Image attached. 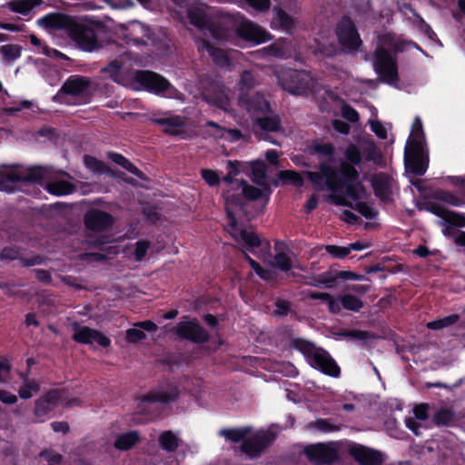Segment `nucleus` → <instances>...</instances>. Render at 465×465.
Wrapping results in <instances>:
<instances>
[{
    "label": "nucleus",
    "mask_w": 465,
    "mask_h": 465,
    "mask_svg": "<svg viewBox=\"0 0 465 465\" xmlns=\"http://www.w3.org/2000/svg\"><path fill=\"white\" fill-rule=\"evenodd\" d=\"M341 173L346 183L355 182L359 177L357 170L351 164L345 162L341 164Z\"/></svg>",
    "instance_id": "nucleus-56"
},
{
    "label": "nucleus",
    "mask_w": 465,
    "mask_h": 465,
    "mask_svg": "<svg viewBox=\"0 0 465 465\" xmlns=\"http://www.w3.org/2000/svg\"><path fill=\"white\" fill-rule=\"evenodd\" d=\"M181 339L193 343H205L210 339L208 331L194 321L180 322L172 329Z\"/></svg>",
    "instance_id": "nucleus-14"
},
{
    "label": "nucleus",
    "mask_w": 465,
    "mask_h": 465,
    "mask_svg": "<svg viewBox=\"0 0 465 465\" xmlns=\"http://www.w3.org/2000/svg\"><path fill=\"white\" fill-rule=\"evenodd\" d=\"M203 99L211 106L223 113L232 114V102L225 85L217 81H210L203 87Z\"/></svg>",
    "instance_id": "nucleus-8"
},
{
    "label": "nucleus",
    "mask_w": 465,
    "mask_h": 465,
    "mask_svg": "<svg viewBox=\"0 0 465 465\" xmlns=\"http://www.w3.org/2000/svg\"><path fill=\"white\" fill-rule=\"evenodd\" d=\"M435 198L440 201H444L451 205L459 206L462 203V201L451 193L445 191H438L435 193Z\"/></svg>",
    "instance_id": "nucleus-60"
},
{
    "label": "nucleus",
    "mask_w": 465,
    "mask_h": 465,
    "mask_svg": "<svg viewBox=\"0 0 465 465\" xmlns=\"http://www.w3.org/2000/svg\"><path fill=\"white\" fill-rule=\"evenodd\" d=\"M140 441V435L138 431L132 430L126 433L120 434L114 443V446L115 449L120 450H128L132 449L135 444Z\"/></svg>",
    "instance_id": "nucleus-33"
},
{
    "label": "nucleus",
    "mask_w": 465,
    "mask_h": 465,
    "mask_svg": "<svg viewBox=\"0 0 465 465\" xmlns=\"http://www.w3.org/2000/svg\"><path fill=\"white\" fill-rule=\"evenodd\" d=\"M344 188L346 191V194L353 200L363 198L364 195L366 194L365 188L360 183L354 184L347 183L345 184Z\"/></svg>",
    "instance_id": "nucleus-54"
},
{
    "label": "nucleus",
    "mask_w": 465,
    "mask_h": 465,
    "mask_svg": "<svg viewBox=\"0 0 465 465\" xmlns=\"http://www.w3.org/2000/svg\"><path fill=\"white\" fill-rule=\"evenodd\" d=\"M38 24L50 30H64L78 49L92 53L104 47L102 35L105 26L100 21H77L73 16L50 13L38 20Z\"/></svg>",
    "instance_id": "nucleus-1"
},
{
    "label": "nucleus",
    "mask_w": 465,
    "mask_h": 465,
    "mask_svg": "<svg viewBox=\"0 0 465 465\" xmlns=\"http://www.w3.org/2000/svg\"><path fill=\"white\" fill-rule=\"evenodd\" d=\"M84 223L88 230L103 232L113 226L114 218L104 211L92 209L84 214Z\"/></svg>",
    "instance_id": "nucleus-17"
},
{
    "label": "nucleus",
    "mask_w": 465,
    "mask_h": 465,
    "mask_svg": "<svg viewBox=\"0 0 465 465\" xmlns=\"http://www.w3.org/2000/svg\"><path fill=\"white\" fill-rule=\"evenodd\" d=\"M373 66L375 72L384 83L398 87L399 73L397 59L388 50L382 47L375 50Z\"/></svg>",
    "instance_id": "nucleus-6"
},
{
    "label": "nucleus",
    "mask_w": 465,
    "mask_h": 465,
    "mask_svg": "<svg viewBox=\"0 0 465 465\" xmlns=\"http://www.w3.org/2000/svg\"><path fill=\"white\" fill-rule=\"evenodd\" d=\"M231 234L236 240H242L245 244L250 247H259L261 245L260 238L254 232H250L246 230H238L236 227V229H232Z\"/></svg>",
    "instance_id": "nucleus-41"
},
{
    "label": "nucleus",
    "mask_w": 465,
    "mask_h": 465,
    "mask_svg": "<svg viewBox=\"0 0 465 465\" xmlns=\"http://www.w3.org/2000/svg\"><path fill=\"white\" fill-rule=\"evenodd\" d=\"M379 338L374 332L358 330L353 341L360 342L362 346L371 347Z\"/></svg>",
    "instance_id": "nucleus-52"
},
{
    "label": "nucleus",
    "mask_w": 465,
    "mask_h": 465,
    "mask_svg": "<svg viewBox=\"0 0 465 465\" xmlns=\"http://www.w3.org/2000/svg\"><path fill=\"white\" fill-rule=\"evenodd\" d=\"M262 51L268 56L275 58H287L291 55V49L285 39H279L274 43L262 48Z\"/></svg>",
    "instance_id": "nucleus-29"
},
{
    "label": "nucleus",
    "mask_w": 465,
    "mask_h": 465,
    "mask_svg": "<svg viewBox=\"0 0 465 465\" xmlns=\"http://www.w3.org/2000/svg\"><path fill=\"white\" fill-rule=\"evenodd\" d=\"M308 427L323 432L337 431L340 430V425L331 423L330 420L324 419H318L311 422Z\"/></svg>",
    "instance_id": "nucleus-51"
},
{
    "label": "nucleus",
    "mask_w": 465,
    "mask_h": 465,
    "mask_svg": "<svg viewBox=\"0 0 465 465\" xmlns=\"http://www.w3.org/2000/svg\"><path fill=\"white\" fill-rule=\"evenodd\" d=\"M63 391L52 390L45 396L35 401L34 413L37 417H44L52 411L62 398Z\"/></svg>",
    "instance_id": "nucleus-20"
},
{
    "label": "nucleus",
    "mask_w": 465,
    "mask_h": 465,
    "mask_svg": "<svg viewBox=\"0 0 465 465\" xmlns=\"http://www.w3.org/2000/svg\"><path fill=\"white\" fill-rule=\"evenodd\" d=\"M225 200V212L227 218L229 219V225L232 229H236L237 219L236 213L241 212L244 215H247L245 210L247 203L242 199V194L232 193L228 190L223 193Z\"/></svg>",
    "instance_id": "nucleus-18"
},
{
    "label": "nucleus",
    "mask_w": 465,
    "mask_h": 465,
    "mask_svg": "<svg viewBox=\"0 0 465 465\" xmlns=\"http://www.w3.org/2000/svg\"><path fill=\"white\" fill-rule=\"evenodd\" d=\"M310 152L312 154H319L320 157H324L326 160L331 161L333 158L334 148L331 143H315L310 147Z\"/></svg>",
    "instance_id": "nucleus-50"
},
{
    "label": "nucleus",
    "mask_w": 465,
    "mask_h": 465,
    "mask_svg": "<svg viewBox=\"0 0 465 465\" xmlns=\"http://www.w3.org/2000/svg\"><path fill=\"white\" fill-rule=\"evenodd\" d=\"M132 86L154 94H163L170 87V82L163 75L151 70H134L131 72Z\"/></svg>",
    "instance_id": "nucleus-5"
},
{
    "label": "nucleus",
    "mask_w": 465,
    "mask_h": 465,
    "mask_svg": "<svg viewBox=\"0 0 465 465\" xmlns=\"http://www.w3.org/2000/svg\"><path fill=\"white\" fill-rule=\"evenodd\" d=\"M279 118H255L252 131L259 138H262L263 132H275L280 129Z\"/></svg>",
    "instance_id": "nucleus-28"
},
{
    "label": "nucleus",
    "mask_w": 465,
    "mask_h": 465,
    "mask_svg": "<svg viewBox=\"0 0 465 465\" xmlns=\"http://www.w3.org/2000/svg\"><path fill=\"white\" fill-rule=\"evenodd\" d=\"M23 178L22 167L2 165L0 167V190L13 192L15 190L14 183L23 182Z\"/></svg>",
    "instance_id": "nucleus-21"
},
{
    "label": "nucleus",
    "mask_w": 465,
    "mask_h": 465,
    "mask_svg": "<svg viewBox=\"0 0 465 465\" xmlns=\"http://www.w3.org/2000/svg\"><path fill=\"white\" fill-rule=\"evenodd\" d=\"M257 84L256 78L254 74L249 71L245 70L241 74L240 80L237 84L238 89L240 91L239 94H251L252 90Z\"/></svg>",
    "instance_id": "nucleus-39"
},
{
    "label": "nucleus",
    "mask_w": 465,
    "mask_h": 465,
    "mask_svg": "<svg viewBox=\"0 0 465 465\" xmlns=\"http://www.w3.org/2000/svg\"><path fill=\"white\" fill-rule=\"evenodd\" d=\"M83 160L85 167L94 173L114 175L111 173L110 167L104 162L88 154L84 155Z\"/></svg>",
    "instance_id": "nucleus-34"
},
{
    "label": "nucleus",
    "mask_w": 465,
    "mask_h": 465,
    "mask_svg": "<svg viewBox=\"0 0 465 465\" xmlns=\"http://www.w3.org/2000/svg\"><path fill=\"white\" fill-rule=\"evenodd\" d=\"M129 42L134 45H145V38L151 39V29L142 23H134L128 34Z\"/></svg>",
    "instance_id": "nucleus-27"
},
{
    "label": "nucleus",
    "mask_w": 465,
    "mask_h": 465,
    "mask_svg": "<svg viewBox=\"0 0 465 465\" xmlns=\"http://www.w3.org/2000/svg\"><path fill=\"white\" fill-rule=\"evenodd\" d=\"M336 35L339 44L348 52H356L362 45L358 29L353 20L343 15L336 26Z\"/></svg>",
    "instance_id": "nucleus-9"
},
{
    "label": "nucleus",
    "mask_w": 465,
    "mask_h": 465,
    "mask_svg": "<svg viewBox=\"0 0 465 465\" xmlns=\"http://www.w3.org/2000/svg\"><path fill=\"white\" fill-rule=\"evenodd\" d=\"M153 124L169 135H184L188 134L187 124L182 118H152Z\"/></svg>",
    "instance_id": "nucleus-22"
},
{
    "label": "nucleus",
    "mask_w": 465,
    "mask_h": 465,
    "mask_svg": "<svg viewBox=\"0 0 465 465\" xmlns=\"http://www.w3.org/2000/svg\"><path fill=\"white\" fill-rule=\"evenodd\" d=\"M72 338L74 341L83 344H92L95 341L104 348L108 347L111 342L110 339L101 331L80 325H74V333Z\"/></svg>",
    "instance_id": "nucleus-19"
},
{
    "label": "nucleus",
    "mask_w": 465,
    "mask_h": 465,
    "mask_svg": "<svg viewBox=\"0 0 465 465\" xmlns=\"http://www.w3.org/2000/svg\"><path fill=\"white\" fill-rule=\"evenodd\" d=\"M339 301L343 309L359 312L363 307V302L352 294L340 296Z\"/></svg>",
    "instance_id": "nucleus-44"
},
{
    "label": "nucleus",
    "mask_w": 465,
    "mask_h": 465,
    "mask_svg": "<svg viewBox=\"0 0 465 465\" xmlns=\"http://www.w3.org/2000/svg\"><path fill=\"white\" fill-rule=\"evenodd\" d=\"M160 447L168 451L173 452L179 447V439L171 430H165L159 436Z\"/></svg>",
    "instance_id": "nucleus-40"
},
{
    "label": "nucleus",
    "mask_w": 465,
    "mask_h": 465,
    "mask_svg": "<svg viewBox=\"0 0 465 465\" xmlns=\"http://www.w3.org/2000/svg\"><path fill=\"white\" fill-rule=\"evenodd\" d=\"M25 384L22 386L18 394L22 399H29L33 396V392H37L39 391V384L35 381H27L25 380Z\"/></svg>",
    "instance_id": "nucleus-57"
},
{
    "label": "nucleus",
    "mask_w": 465,
    "mask_h": 465,
    "mask_svg": "<svg viewBox=\"0 0 465 465\" xmlns=\"http://www.w3.org/2000/svg\"><path fill=\"white\" fill-rule=\"evenodd\" d=\"M202 177L210 186H215L220 183V177L218 173L210 169H202Z\"/></svg>",
    "instance_id": "nucleus-64"
},
{
    "label": "nucleus",
    "mask_w": 465,
    "mask_h": 465,
    "mask_svg": "<svg viewBox=\"0 0 465 465\" xmlns=\"http://www.w3.org/2000/svg\"><path fill=\"white\" fill-rule=\"evenodd\" d=\"M142 212L149 223H155L160 219V213L155 205L146 203L143 206Z\"/></svg>",
    "instance_id": "nucleus-59"
},
{
    "label": "nucleus",
    "mask_w": 465,
    "mask_h": 465,
    "mask_svg": "<svg viewBox=\"0 0 465 465\" xmlns=\"http://www.w3.org/2000/svg\"><path fill=\"white\" fill-rule=\"evenodd\" d=\"M123 66L124 64L121 61L114 59L109 62L106 66L103 67L101 72L107 75L114 82L123 84L124 81Z\"/></svg>",
    "instance_id": "nucleus-31"
},
{
    "label": "nucleus",
    "mask_w": 465,
    "mask_h": 465,
    "mask_svg": "<svg viewBox=\"0 0 465 465\" xmlns=\"http://www.w3.org/2000/svg\"><path fill=\"white\" fill-rule=\"evenodd\" d=\"M337 279H339L337 272L332 274L331 272H327L318 275L314 279V282H311L310 284L315 287H321L322 285H324L327 288H331L336 284Z\"/></svg>",
    "instance_id": "nucleus-46"
},
{
    "label": "nucleus",
    "mask_w": 465,
    "mask_h": 465,
    "mask_svg": "<svg viewBox=\"0 0 465 465\" xmlns=\"http://www.w3.org/2000/svg\"><path fill=\"white\" fill-rule=\"evenodd\" d=\"M444 222L450 223L452 226L463 227L465 226V214L448 211Z\"/></svg>",
    "instance_id": "nucleus-62"
},
{
    "label": "nucleus",
    "mask_w": 465,
    "mask_h": 465,
    "mask_svg": "<svg viewBox=\"0 0 465 465\" xmlns=\"http://www.w3.org/2000/svg\"><path fill=\"white\" fill-rule=\"evenodd\" d=\"M237 36L252 45H261L272 39V35L258 24L242 18L235 28Z\"/></svg>",
    "instance_id": "nucleus-10"
},
{
    "label": "nucleus",
    "mask_w": 465,
    "mask_h": 465,
    "mask_svg": "<svg viewBox=\"0 0 465 465\" xmlns=\"http://www.w3.org/2000/svg\"><path fill=\"white\" fill-rule=\"evenodd\" d=\"M272 29L282 30L286 34H292L295 30V19L281 7L273 8V16L271 21Z\"/></svg>",
    "instance_id": "nucleus-24"
},
{
    "label": "nucleus",
    "mask_w": 465,
    "mask_h": 465,
    "mask_svg": "<svg viewBox=\"0 0 465 465\" xmlns=\"http://www.w3.org/2000/svg\"><path fill=\"white\" fill-rule=\"evenodd\" d=\"M251 427H243L238 429H223L220 430V435L223 436L227 440L232 442H239L244 440L251 433Z\"/></svg>",
    "instance_id": "nucleus-37"
},
{
    "label": "nucleus",
    "mask_w": 465,
    "mask_h": 465,
    "mask_svg": "<svg viewBox=\"0 0 465 465\" xmlns=\"http://www.w3.org/2000/svg\"><path fill=\"white\" fill-rule=\"evenodd\" d=\"M266 165L262 162H254L252 163V173L253 175L252 182L260 186L264 185V179L266 177Z\"/></svg>",
    "instance_id": "nucleus-49"
},
{
    "label": "nucleus",
    "mask_w": 465,
    "mask_h": 465,
    "mask_svg": "<svg viewBox=\"0 0 465 465\" xmlns=\"http://www.w3.org/2000/svg\"><path fill=\"white\" fill-rule=\"evenodd\" d=\"M349 454L361 465H382L384 460L381 451L356 443L350 446Z\"/></svg>",
    "instance_id": "nucleus-16"
},
{
    "label": "nucleus",
    "mask_w": 465,
    "mask_h": 465,
    "mask_svg": "<svg viewBox=\"0 0 465 465\" xmlns=\"http://www.w3.org/2000/svg\"><path fill=\"white\" fill-rule=\"evenodd\" d=\"M91 81L88 77L73 74L70 75L61 86L58 94L74 97L87 98L90 96Z\"/></svg>",
    "instance_id": "nucleus-15"
},
{
    "label": "nucleus",
    "mask_w": 465,
    "mask_h": 465,
    "mask_svg": "<svg viewBox=\"0 0 465 465\" xmlns=\"http://www.w3.org/2000/svg\"><path fill=\"white\" fill-rule=\"evenodd\" d=\"M320 109L322 113L332 114V116H360L353 107L331 89L324 91L323 101L320 104Z\"/></svg>",
    "instance_id": "nucleus-13"
},
{
    "label": "nucleus",
    "mask_w": 465,
    "mask_h": 465,
    "mask_svg": "<svg viewBox=\"0 0 465 465\" xmlns=\"http://www.w3.org/2000/svg\"><path fill=\"white\" fill-rule=\"evenodd\" d=\"M211 16L206 12L198 6L189 7L187 10V18L191 25L198 28L201 32L206 25Z\"/></svg>",
    "instance_id": "nucleus-30"
},
{
    "label": "nucleus",
    "mask_w": 465,
    "mask_h": 465,
    "mask_svg": "<svg viewBox=\"0 0 465 465\" xmlns=\"http://www.w3.org/2000/svg\"><path fill=\"white\" fill-rule=\"evenodd\" d=\"M0 53L5 62H14L21 56L22 47L18 45L8 44L0 46Z\"/></svg>",
    "instance_id": "nucleus-43"
},
{
    "label": "nucleus",
    "mask_w": 465,
    "mask_h": 465,
    "mask_svg": "<svg viewBox=\"0 0 465 465\" xmlns=\"http://www.w3.org/2000/svg\"><path fill=\"white\" fill-rule=\"evenodd\" d=\"M46 190L54 195L71 194L76 190V186L67 181L54 182L46 184Z\"/></svg>",
    "instance_id": "nucleus-36"
},
{
    "label": "nucleus",
    "mask_w": 465,
    "mask_h": 465,
    "mask_svg": "<svg viewBox=\"0 0 465 465\" xmlns=\"http://www.w3.org/2000/svg\"><path fill=\"white\" fill-rule=\"evenodd\" d=\"M48 174V169L41 166H34L27 169L22 168L23 183H41Z\"/></svg>",
    "instance_id": "nucleus-32"
},
{
    "label": "nucleus",
    "mask_w": 465,
    "mask_h": 465,
    "mask_svg": "<svg viewBox=\"0 0 465 465\" xmlns=\"http://www.w3.org/2000/svg\"><path fill=\"white\" fill-rule=\"evenodd\" d=\"M179 395V391L176 387H170L168 391H152L147 394L143 395L141 400L142 401L147 402H160L169 403L174 401Z\"/></svg>",
    "instance_id": "nucleus-26"
},
{
    "label": "nucleus",
    "mask_w": 465,
    "mask_h": 465,
    "mask_svg": "<svg viewBox=\"0 0 465 465\" xmlns=\"http://www.w3.org/2000/svg\"><path fill=\"white\" fill-rule=\"evenodd\" d=\"M276 433L272 430H259L245 439L240 446L241 451L250 458H258L275 440Z\"/></svg>",
    "instance_id": "nucleus-11"
},
{
    "label": "nucleus",
    "mask_w": 465,
    "mask_h": 465,
    "mask_svg": "<svg viewBox=\"0 0 465 465\" xmlns=\"http://www.w3.org/2000/svg\"><path fill=\"white\" fill-rule=\"evenodd\" d=\"M273 266L283 272L292 269V263L291 258L284 252H279L274 256Z\"/></svg>",
    "instance_id": "nucleus-55"
},
{
    "label": "nucleus",
    "mask_w": 465,
    "mask_h": 465,
    "mask_svg": "<svg viewBox=\"0 0 465 465\" xmlns=\"http://www.w3.org/2000/svg\"><path fill=\"white\" fill-rule=\"evenodd\" d=\"M320 170L323 173L324 184L333 193H341L345 183L340 178L338 171L326 163H320Z\"/></svg>",
    "instance_id": "nucleus-23"
},
{
    "label": "nucleus",
    "mask_w": 465,
    "mask_h": 465,
    "mask_svg": "<svg viewBox=\"0 0 465 465\" xmlns=\"http://www.w3.org/2000/svg\"><path fill=\"white\" fill-rule=\"evenodd\" d=\"M34 7L32 0H16L10 3L11 10L22 15L29 13Z\"/></svg>",
    "instance_id": "nucleus-53"
},
{
    "label": "nucleus",
    "mask_w": 465,
    "mask_h": 465,
    "mask_svg": "<svg viewBox=\"0 0 465 465\" xmlns=\"http://www.w3.org/2000/svg\"><path fill=\"white\" fill-rule=\"evenodd\" d=\"M202 32L205 35L208 34L210 36L215 39H223L226 35L225 27L221 24L219 20L213 17H210Z\"/></svg>",
    "instance_id": "nucleus-38"
},
{
    "label": "nucleus",
    "mask_w": 465,
    "mask_h": 465,
    "mask_svg": "<svg viewBox=\"0 0 465 465\" xmlns=\"http://www.w3.org/2000/svg\"><path fill=\"white\" fill-rule=\"evenodd\" d=\"M352 209L356 210L362 216L367 219H373L377 216L378 213L373 208L369 206L366 203L359 202L355 204H352Z\"/></svg>",
    "instance_id": "nucleus-58"
},
{
    "label": "nucleus",
    "mask_w": 465,
    "mask_h": 465,
    "mask_svg": "<svg viewBox=\"0 0 465 465\" xmlns=\"http://www.w3.org/2000/svg\"><path fill=\"white\" fill-rule=\"evenodd\" d=\"M290 344L291 347L301 351L308 359L312 368L331 377L340 375V367L324 349L316 347L312 342L302 338H292Z\"/></svg>",
    "instance_id": "nucleus-3"
},
{
    "label": "nucleus",
    "mask_w": 465,
    "mask_h": 465,
    "mask_svg": "<svg viewBox=\"0 0 465 465\" xmlns=\"http://www.w3.org/2000/svg\"><path fill=\"white\" fill-rule=\"evenodd\" d=\"M279 180H273L272 183L274 186H278L280 184V181H282V184L292 183L295 186H302L303 184V178L300 173L295 171L285 170L280 171L278 173Z\"/></svg>",
    "instance_id": "nucleus-35"
},
{
    "label": "nucleus",
    "mask_w": 465,
    "mask_h": 465,
    "mask_svg": "<svg viewBox=\"0 0 465 465\" xmlns=\"http://www.w3.org/2000/svg\"><path fill=\"white\" fill-rule=\"evenodd\" d=\"M454 420V412L448 408L439 409L432 416V421L437 426H449Z\"/></svg>",
    "instance_id": "nucleus-42"
},
{
    "label": "nucleus",
    "mask_w": 465,
    "mask_h": 465,
    "mask_svg": "<svg viewBox=\"0 0 465 465\" xmlns=\"http://www.w3.org/2000/svg\"><path fill=\"white\" fill-rule=\"evenodd\" d=\"M305 173H306L308 179L314 185L315 190H319V191L323 190L324 178H323V173L322 172L321 173L306 172Z\"/></svg>",
    "instance_id": "nucleus-63"
},
{
    "label": "nucleus",
    "mask_w": 465,
    "mask_h": 465,
    "mask_svg": "<svg viewBox=\"0 0 465 465\" xmlns=\"http://www.w3.org/2000/svg\"><path fill=\"white\" fill-rule=\"evenodd\" d=\"M276 77L279 84L293 94H307L314 87L312 77L304 70L282 68L276 72Z\"/></svg>",
    "instance_id": "nucleus-4"
},
{
    "label": "nucleus",
    "mask_w": 465,
    "mask_h": 465,
    "mask_svg": "<svg viewBox=\"0 0 465 465\" xmlns=\"http://www.w3.org/2000/svg\"><path fill=\"white\" fill-rule=\"evenodd\" d=\"M242 187V194L250 201H255L263 196L262 190L247 183L245 180L239 182L238 188Z\"/></svg>",
    "instance_id": "nucleus-45"
},
{
    "label": "nucleus",
    "mask_w": 465,
    "mask_h": 465,
    "mask_svg": "<svg viewBox=\"0 0 465 465\" xmlns=\"http://www.w3.org/2000/svg\"><path fill=\"white\" fill-rule=\"evenodd\" d=\"M25 109L29 110V111L35 112L34 110V104L28 100L13 102L11 104V105L6 109V111L9 113H17V112H21Z\"/></svg>",
    "instance_id": "nucleus-61"
},
{
    "label": "nucleus",
    "mask_w": 465,
    "mask_h": 465,
    "mask_svg": "<svg viewBox=\"0 0 465 465\" xmlns=\"http://www.w3.org/2000/svg\"><path fill=\"white\" fill-rule=\"evenodd\" d=\"M460 319L458 314H451L450 316L430 322L427 323V328L433 331L441 330L445 327L455 324Z\"/></svg>",
    "instance_id": "nucleus-47"
},
{
    "label": "nucleus",
    "mask_w": 465,
    "mask_h": 465,
    "mask_svg": "<svg viewBox=\"0 0 465 465\" xmlns=\"http://www.w3.org/2000/svg\"><path fill=\"white\" fill-rule=\"evenodd\" d=\"M404 165L407 173L423 175L429 166V152L420 118H416L404 151Z\"/></svg>",
    "instance_id": "nucleus-2"
},
{
    "label": "nucleus",
    "mask_w": 465,
    "mask_h": 465,
    "mask_svg": "<svg viewBox=\"0 0 465 465\" xmlns=\"http://www.w3.org/2000/svg\"><path fill=\"white\" fill-rule=\"evenodd\" d=\"M340 444L336 441L315 443L306 446L303 453L315 465H331L340 460Z\"/></svg>",
    "instance_id": "nucleus-7"
},
{
    "label": "nucleus",
    "mask_w": 465,
    "mask_h": 465,
    "mask_svg": "<svg viewBox=\"0 0 465 465\" xmlns=\"http://www.w3.org/2000/svg\"><path fill=\"white\" fill-rule=\"evenodd\" d=\"M238 105L250 114V116L254 114L270 116L269 114L272 113L268 96L261 92L239 94Z\"/></svg>",
    "instance_id": "nucleus-12"
},
{
    "label": "nucleus",
    "mask_w": 465,
    "mask_h": 465,
    "mask_svg": "<svg viewBox=\"0 0 465 465\" xmlns=\"http://www.w3.org/2000/svg\"><path fill=\"white\" fill-rule=\"evenodd\" d=\"M392 178L384 173L375 174L371 179L374 193L381 200H386L391 194Z\"/></svg>",
    "instance_id": "nucleus-25"
},
{
    "label": "nucleus",
    "mask_w": 465,
    "mask_h": 465,
    "mask_svg": "<svg viewBox=\"0 0 465 465\" xmlns=\"http://www.w3.org/2000/svg\"><path fill=\"white\" fill-rule=\"evenodd\" d=\"M203 46L214 62L223 64L227 61L225 52L221 48L215 47L209 41L204 40Z\"/></svg>",
    "instance_id": "nucleus-48"
}]
</instances>
